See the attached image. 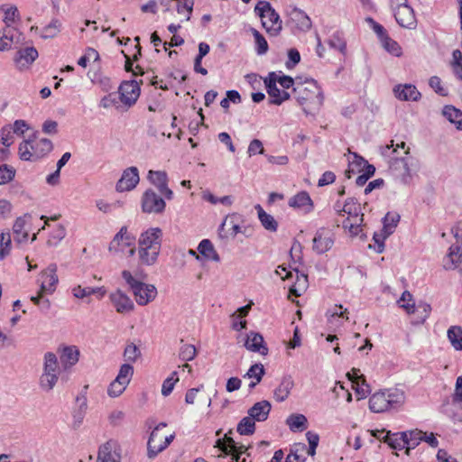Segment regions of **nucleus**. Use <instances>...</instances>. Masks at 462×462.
Listing matches in <instances>:
<instances>
[{"mask_svg": "<svg viewBox=\"0 0 462 462\" xmlns=\"http://www.w3.org/2000/svg\"><path fill=\"white\" fill-rule=\"evenodd\" d=\"M292 91L297 102L303 106L306 114L319 110L323 105V91L314 79L298 82Z\"/></svg>", "mask_w": 462, "mask_h": 462, "instance_id": "f257e3e1", "label": "nucleus"}, {"mask_svg": "<svg viewBox=\"0 0 462 462\" xmlns=\"http://www.w3.org/2000/svg\"><path fill=\"white\" fill-rule=\"evenodd\" d=\"M122 278L129 286L138 305L145 306L156 298L158 294L156 287L142 282V276L134 277L130 271L124 270Z\"/></svg>", "mask_w": 462, "mask_h": 462, "instance_id": "f03ea898", "label": "nucleus"}, {"mask_svg": "<svg viewBox=\"0 0 462 462\" xmlns=\"http://www.w3.org/2000/svg\"><path fill=\"white\" fill-rule=\"evenodd\" d=\"M254 12L261 17L262 25L271 36H277L282 29V22L279 14L267 1H260Z\"/></svg>", "mask_w": 462, "mask_h": 462, "instance_id": "7ed1b4c3", "label": "nucleus"}, {"mask_svg": "<svg viewBox=\"0 0 462 462\" xmlns=\"http://www.w3.org/2000/svg\"><path fill=\"white\" fill-rule=\"evenodd\" d=\"M417 160L411 156L392 158L390 161V171L402 184L408 185L412 180L416 171Z\"/></svg>", "mask_w": 462, "mask_h": 462, "instance_id": "20e7f679", "label": "nucleus"}, {"mask_svg": "<svg viewBox=\"0 0 462 462\" xmlns=\"http://www.w3.org/2000/svg\"><path fill=\"white\" fill-rule=\"evenodd\" d=\"M267 94L270 97V104L280 106L284 101L290 99L291 95L286 90H281L277 87L275 80V72H270L263 79Z\"/></svg>", "mask_w": 462, "mask_h": 462, "instance_id": "39448f33", "label": "nucleus"}, {"mask_svg": "<svg viewBox=\"0 0 462 462\" xmlns=\"http://www.w3.org/2000/svg\"><path fill=\"white\" fill-rule=\"evenodd\" d=\"M166 203L156 192L147 189L142 197V209L144 213L161 214L164 211Z\"/></svg>", "mask_w": 462, "mask_h": 462, "instance_id": "423d86ee", "label": "nucleus"}, {"mask_svg": "<svg viewBox=\"0 0 462 462\" xmlns=\"http://www.w3.org/2000/svg\"><path fill=\"white\" fill-rule=\"evenodd\" d=\"M118 93L120 101L130 107L136 103L140 96L139 83L136 80L124 81L119 87Z\"/></svg>", "mask_w": 462, "mask_h": 462, "instance_id": "0eeeda50", "label": "nucleus"}, {"mask_svg": "<svg viewBox=\"0 0 462 462\" xmlns=\"http://www.w3.org/2000/svg\"><path fill=\"white\" fill-rule=\"evenodd\" d=\"M394 17L397 23L404 28H414L416 25V19L413 9L407 5V2L396 5L393 7Z\"/></svg>", "mask_w": 462, "mask_h": 462, "instance_id": "6e6552de", "label": "nucleus"}, {"mask_svg": "<svg viewBox=\"0 0 462 462\" xmlns=\"http://www.w3.org/2000/svg\"><path fill=\"white\" fill-rule=\"evenodd\" d=\"M334 245V236L330 230L321 227L317 230L314 238H313V246L312 249L318 254H322L328 250Z\"/></svg>", "mask_w": 462, "mask_h": 462, "instance_id": "1a4fd4ad", "label": "nucleus"}, {"mask_svg": "<svg viewBox=\"0 0 462 462\" xmlns=\"http://www.w3.org/2000/svg\"><path fill=\"white\" fill-rule=\"evenodd\" d=\"M140 180L139 171L136 167H129L123 171V174L116 183V189L118 192L129 191L136 187Z\"/></svg>", "mask_w": 462, "mask_h": 462, "instance_id": "9d476101", "label": "nucleus"}, {"mask_svg": "<svg viewBox=\"0 0 462 462\" xmlns=\"http://www.w3.org/2000/svg\"><path fill=\"white\" fill-rule=\"evenodd\" d=\"M162 231L159 227H152L143 232L139 238L140 247L161 250Z\"/></svg>", "mask_w": 462, "mask_h": 462, "instance_id": "9b49d317", "label": "nucleus"}, {"mask_svg": "<svg viewBox=\"0 0 462 462\" xmlns=\"http://www.w3.org/2000/svg\"><path fill=\"white\" fill-rule=\"evenodd\" d=\"M109 299L116 310L120 314H127L134 310V304L131 298L121 290L110 293Z\"/></svg>", "mask_w": 462, "mask_h": 462, "instance_id": "f8f14e48", "label": "nucleus"}, {"mask_svg": "<svg viewBox=\"0 0 462 462\" xmlns=\"http://www.w3.org/2000/svg\"><path fill=\"white\" fill-rule=\"evenodd\" d=\"M57 265L51 263L41 274V289L43 291L51 293L58 283Z\"/></svg>", "mask_w": 462, "mask_h": 462, "instance_id": "ddd939ff", "label": "nucleus"}, {"mask_svg": "<svg viewBox=\"0 0 462 462\" xmlns=\"http://www.w3.org/2000/svg\"><path fill=\"white\" fill-rule=\"evenodd\" d=\"M22 33L13 26H6L0 31V51H8L14 42H19Z\"/></svg>", "mask_w": 462, "mask_h": 462, "instance_id": "4468645a", "label": "nucleus"}, {"mask_svg": "<svg viewBox=\"0 0 462 462\" xmlns=\"http://www.w3.org/2000/svg\"><path fill=\"white\" fill-rule=\"evenodd\" d=\"M393 91L398 99L404 101H417L421 96L416 87L411 84L398 85Z\"/></svg>", "mask_w": 462, "mask_h": 462, "instance_id": "2eb2a0df", "label": "nucleus"}, {"mask_svg": "<svg viewBox=\"0 0 462 462\" xmlns=\"http://www.w3.org/2000/svg\"><path fill=\"white\" fill-rule=\"evenodd\" d=\"M38 51L34 47H26L16 52L14 62L19 68L28 67L38 58Z\"/></svg>", "mask_w": 462, "mask_h": 462, "instance_id": "dca6fc26", "label": "nucleus"}, {"mask_svg": "<svg viewBox=\"0 0 462 462\" xmlns=\"http://www.w3.org/2000/svg\"><path fill=\"white\" fill-rule=\"evenodd\" d=\"M245 347L253 352H258L263 356L268 354V348L264 345V340L260 333L250 332L245 344Z\"/></svg>", "mask_w": 462, "mask_h": 462, "instance_id": "f3484780", "label": "nucleus"}, {"mask_svg": "<svg viewBox=\"0 0 462 462\" xmlns=\"http://www.w3.org/2000/svg\"><path fill=\"white\" fill-rule=\"evenodd\" d=\"M272 405L270 402L263 400L254 403L249 410L248 415L256 421H264L267 420L271 411Z\"/></svg>", "mask_w": 462, "mask_h": 462, "instance_id": "a211bd4d", "label": "nucleus"}, {"mask_svg": "<svg viewBox=\"0 0 462 462\" xmlns=\"http://www.w3.org/2000/svg\"><path fill=\"white\" fill-rule=\"evenodd\" d=\"M461 257L462 246L460 245H452L448 249V254L443 259L444 269H456L461 261Z\"/></svg>", "mask_w": 462, "mask_h": 462, "instance_id": "6ab92c4d", "label": "nucleus"}, {"mask_svg": "<svg viewBox=\"0 0 462 462\" xmlns=\"http://www.w3.org/2000/svg\"><path fill=\"white\" fill-rule=\"evenodd\" d=\"M167 424L165 422L159 423L153 430L151 432V435L147 443V455L150 458L155 457L161 451H157L155 448H152V446L157 447L162 445V437L160 436L159 430L162 428L166 427Z\"/></svg>", "mask_w": 462, "mask_h": 462, "instance_id": "aec40b11", "label": "nucleus"}, {"mask_svg": "<svg viewBox=\"0 0 462 462\" xmlns=\"http://www.w3.org/2000/svg\"><path fill=\"white\" fill-rule=\"evenodd\" d=\"M383 442L389 445L393 449L402 450L407 448V432H397L392 434L387 431L383 438Z\"/></svg>", "mask_w": 462, "mask_h": 462, "instance_id": "412c9836", "label": "nucleus"}, {"mask_svg": "<svg viewBox=\"0 0 462 462\" xmlns=\"http://www.w3.org/2000/svg\"><path fill=\"white\" fill-rule=\"evenodd\" d=\"M293 386L294 381L291 375L286 374L282 376L280 384L273 392L275 400L280 402L285 401Z\"/></svg>", "mask_w": 462, "mask_h": 462, "instance_id": "4be33fe9", "label": "nucleus"}, {"mask_svg": "<svg viewBox=\"0 0 462 462\" xmlns=\"http://www.w3.org/2000/svg\"><path fill=\"white\" fill-rule=\"evenodd\" d=\"M369 409L373 412H383L390 410L389 401H387L383 392L375 393L370 397Z\"/></svg>", "mask_w": 462, "mask_h": 462, "instance_id": "5701e85b", "label": "nucleus"}, {"mask_svg": "<svg viewBox=\"0 0 462 462\" xmlns=\"http://www.w3.org/2000/svg\"><path fill=\"white\" fill-rule=\"evenodd\" d=\"M26 217H30V216L25 214L23 217H17L13 226L14 240L18 244L27 242L29 237L28 232L23 230Z\"/></svg>", "mask_w": 462, "mask_h": 462, "instance_id": "b1692460", "label": "nucleus"}, {"mask_svg": "<svg viewBox=\"0 0 462 462\" xmlns=\"http://www.w3.org/2000/svg\"><path fill=\"white\" fill-rule=\"evenodd\" d=\"M31 149L34 151L35 160L43 158L50 153L53 149L52 142L47 138H42L31 145Z\"/></svg>", "mask_w": 462, "mask_h": 462, "instance_id": "393cba45", "label": "nucleus"}, {"mask_svg": "<svg viewBox=\"0 0 462 462\" xmlns=\"http://www.w3.org/2000/svg\"><path fill=\"white\" fill-rule=\"evenodd\" d=\"M254 208L257 211L258 218L264 229L270 232H276L278 229V223L274 217L266 213L259 204H257Z\"/></svg>", "mask_w": 462, "mask_h": 462, "instance_id": "a878e982", "label": "nucleus"}, {"mask_svg": "<svg viewBox=\"0 0 462 462\" xmlns=\"http://www.w3.org/2000/svg\"><path fill=\"white\" fill-rule=\"evenodd\" d=\"M115 448V442L108 440L102 444L98 448L97 462H120L112 453Z\"/></svg>", "mask_w": 462, "mask_h": 462, "instance_id": "bb28decb", "label": "nucleus"}, {"mask_svg": "<svg viewBox=\"0 0 462 462\" xmlns=\"http://www.w3.org/2000/svg\"><path fill=\"white\" fill-rule=\"evenodd\" d=\"M79 350L76 346H65L60 355V361L66 369L74 365L79 361Z\"/></svg>", "mask_w": 462, "mask_h": 462, "instance_id": "cd10ccee", "label": "nucleus"}, {"mask_svg": "<svg viewBox=\"0 0 462 462\" xmlns=\"http://www.w3.org/2000/svg\"><path fill=\"white\" fill-rule=\"evenodd\" d=\"M199 253L208 260L219 262L220 257L209 239H203L198 246Z\"/></svg>", "mask_w": 462, "mask_h": 462, "instance_id": "c85d7f7f", "label": "nucleus"}, {"mask_svg": "<svg viewBox=\"0 0 462 462\" xmlns=\"http://www.w3.org/2000/svg\"><path fill=\"white\" fill-rule=\"evenodd\" d=\"M289 206L298 208L308 207L307 212H310L313 208L312 200L306 191L299 192L291 197L289 200Z\"/></svg>", "mask_w": 462, "mask_h": 462, "instance_id": "c756f323", "label": "nucleus"}, {"mask_svg": "<svg viewBox=\"0 0 462 462\" xmlns=\"http://www.w3.org/2000/svg\"><path fill=\"white\" fill-rule=\"evenodd\" d=\"M307 446L304 443H294L290 449L285 462H305Z\"/></svg>", "mask_w": 462, "mask_h": 462, "instance_id": "7c9ffc66", "label": "nucleus"}, {"mask_svg": "<svg viewBox=\"0 0 462 462\" xmlns=\"http://www.w3.org/2000/svg\"><path fill=\"white\" fill-rule=\"evenodd\" d=\"M443 116L453 125L457 129L462 130V111L453 106H445L443 108Z\"/></svg>", "mask_w": 462, "mask_h": 462, "instance_id": "2f4dec72", "label": "nucleus"}, {"mask_svg": "<svg viewBox=\"0 0 462 462\" xmlns=\"http://www.w3.org/2000/svg\"><path fill=\"white\" fill-rule=\"evenodd\" d=\"M161 250L148 249V247H140L138 249V254L140 263L144 265H153L159 256Z\"/></svg>", "mask_w": 462, "mask_h": 462, "instance_id": "473e14b6", "label": "nucleus"}, {"mask_svg": "<svg viewBox=\"0 0 462 462\" xmlns=\"http://www.w3.org/2000/svg\"><path fill=\"white\" fill-rule=\"evenodd\" d=\"M294 271L296 272V282L290 288V294L299 297L308 287V276L300 273L297 269Z\"/></svg>", "mask_w": 462, "mask_h": 462, "instance_id": "72a5a7b5", "label": "nucleus"}, {"mask_svg": "<svg viewBox=\"0 0 462 462\" xmlns=\"http://www.w3.org/2000/svg\"><path fill=\"white\" fill-rule=\"evenodd\" d=\"M291 20L296 23L297 27L301 31H308L311 27L310 18L303 11L295 8L291 14Z\"/></svg>", "mask_w": 462, "mask_h": 462, "instance_id": "f704fd0d", "label": "nucleus"}, {"mask_svg": "<svg viewBox=\"0 0 462 462\" xmlns=\"http://www.w3.org/2000/svg\"><path fill=\"white\" fill-rule=\"evenodd\" d=\"M73 295L76 298L83 299L85 297L90 296L92 294H98V298L101 299L105 293L106 291L102 287H82L80 285L75 287L73 290Z\"/></svg>", "mask_w": 462, "mask_h": 462, "instance_id": "c9c22d12", "label": "nucleus"}, {"mask_svg": "<svg viewBox=\"0 0 462 462\" xmlns=\"http://www.w3.org/2000/svg\"><path fill=\"white\" fill-rule=\"evenodd\" d=\"M448 338L451 346L457 351L462 350V328L459 326H451L448 329Z\"/></svg>", "mask_w": 462, "mask_h": 462, "instance_id": "e433bc0d", "label": "nucleus"}, {"mask_svg": "<svg viewBox=\"0 0 462 462\" xmlns=\"http://www.w3.org/2000/svg\"><path fill=\"white\" fill-rule=\"evenodd\" d=\"M383 393H384L387 401H389L390 409H397L404 402V399H405L404 393H403V392H402L398 389H395L393 391H391V390L383 391Z\"/></svg>", "mask_w": 462, "mask_h": 462, "instance_id": "4c0bfd02", "label": "nucleus"}, {"mask_svg": "<svg viewBox=\"0 0 462 462\" xmlns=\"http://www.w3.org/2000/svg\"><path fill=\"white\" fill-rule=\"evenodd\" d=\"M307 422V418L303 414H291L286 420L287 425L292 431L305 430Z\"/></svg>", "mask_w": 462, "mask_h": 462, "instance_id": "58836bf2", "label": "nucleus"}, {"mask_svg": "<svg viewBox=\"0 0 462 462\" xmlns=\"http://www.w3.org/2000/svg\"><path fill=\"white\" fill-rule=\"evenodd\" d=\"M400 218V215L397 213H387L385 217L383 218V226L382 231L383 233H386V236H391L394 232V229L397 226Z\"/></svg>", "mask_w": 462, "mask_h": 462, "instance_id": "ea45409f", "label": "nucleus"}, {"mask_svg": "<svg viewBox=\"0 0 462 462\" xmlns=\"http://www.w3.org/2000/svg\"><path fill=\"white\" fill-rule=\"evenodd\" d=\"M236 430L240 435L249 436L254 434L255 431L254 420L251 416L243 418L237 424Z\"/></svg>", "mask_w": 462, "mask_h": 462, "instance_id": "a19ab883", "label": "nucleus"}, {"mask_svg": "<svg viewBox=\"0 0 462 462\" xmlns=\"http://www.w3.org/2000/svg\"><path fill=\"white\" fill-rule=\"evenodd\" d=\"M328 43L330 48L338 51L343 55L346 54V42L345 39L342 37L341 33L335 32L334 34H332L328 39Z\"/></svg>", "mask_w": 462, "mask_h": 462, "instance_id": "79ce46f5", "label": "nucleus"}, {"mask_svg": "<svg viewBox=\"0 0 462 462\" xmlns=\"http://www.w3.org/2000/svg\"><path fill=\"white\" fill-rule=\"evenodd\" d=\"M61 23L58 19H53L48 25L43 27L41 37L50 39L55 37L60 31Z\"/></svg>", "mask_w": 462, "mask_h": 462, "instance_id": "37998d69", "label": "nucleus"}, {"mask_svg": "<svg viewBox=\"0 0 462 462\" xmlns=\"http://www.w3.org/2000/svg\"><path fill=\"white\" fill-rule=\"evenodd\" d=\"M232 433V430L224 436L223 439H218L216 441L215 448H219L224 453H227L229 449H234L237 447V443L228 435Z\"/></svg>", "mask_w": 462, "mask_h": 462, "instance_id": "c03bdc74", "label": "nucleus"}, {"mask_svg": "<svg viewBox=\"0 0 462 462\" xmlns=\"http://www.w3.org/2000/svg\"><path fill=\"white\" fill-rule=\"evenodd\" d=\"M57 381L58 374L43 372L40 378V385L44 391L49 392L53 389Z\"/></svg>", "mask_w": 462, "mask_h": 462, "instance_id": "a18cd8bd", "label": "nucleus"}, {"mask_svg": "<svg viewBox=\"0 0 462 462\" xmlns=\"http://www.w3.org/2000/svg\"><path fill=\"white\" fill-rule=\"evenodd\" d=\"M252 34L254 38L256 44V53L258 55H263L268 51V43L265 38L256 29L251 28Z\"/></svg>", "mask_w": 462, "mask_h": 462, "instance_id": "49530a36", "label": "nucleus"}, {"mask_svg": "<svg viewBox=\"0 0 462 462\" xmlns=\"http://www.w3.org/2000/svg\"><path fill=\"white\" fill-rule=\"evenodd\" d=\"M342 210L347 214L348 217H352L361 212L360 204L355 198H348L343 204Z\"/></svg>", "mask_w": 462, "mask_h": 462, "instance_id": "de8ad7c7", "label": "nucleus"}, {"mask_svg": "<svg viewBox=\"0 0 462 462\" xmlns=\"http://www.w3.org/2000/svg\"><path fill=\"white\" fill-rule=\"evenodd\" d=\"M407 432V449L415 448L423 439L425 432L414 430Z\"/></svg>", "mask_w": 462, "mask_h": 462, "instance_id": "09e8293b", "label": "nucleus"}, {"mask_svg": "<svg viewBox=\"0 0 462 462\" xmlns=\"http://www.w3.org/2000/svg\"><path fill=\"white\" fill-rule=\"evenodd\" d=\"M134 374V367L130 364H124L121 365L118 374L116 377L117 382H123V383L129 384L132 376Z\"/></svg>", "mask_w": 462, "mask_h": 462, "instance_id": "8fccbe9b", "label": "nucleus"}, {"mask_svg": "<svg viewBox=\"0 0 462 462\" xmlns=\"http://www.w3.org/2000/svg\"><path fill=\"white\" fill-rule=\"evenodd\" d=\"M59 369L58 358L55 354L47 352L44 356V371L46 373L57 374Z\"/></svg>", "mask_w": 462, "mask_h": 462, "instance_id": "3c124183", "label": "nucleus"}, {"mask_svg": "<svg viewBox=\"0 0 462 462\" xmlns=\"http://www.w3.org/2000/svg\"><path fill=\"white\" fill-rule=\"evenodd\" d=\"M32 141L27 140L20 143L19 145V155L23 161H36L34 158V151L31 149Z\"/></svg>", "mask_w": 462, "mask_h": 462, "instance_id": "603ef678", "label": "nucleus"}, {"mask_svg": "<svg viewBox=\"0 0 462 462\" xmlns=\"http://www.w3.org/2000/svg\"><path fill=\"white\" fill-rule=\"evenodd\" d=\"M381 42H382V45L384 48V50L386 51H388L390 54H392L395 57H400L402 55V52L401 46L399 45V43L396 41L393 40L389 36L386 37Z\"/></svg>", "mask_w": 462, "mask_h": 462, "instance_id": "864d4df0", "label": "nucleus"}, {"mask_svg": "<svg viewBox=\"0 0 462 462\" xmlns=\"http://www.w3.org/2000/svg\"><path fill=\"white\" fill-rule=\"evenodd\" d=\"M354 157L356 158V167L359 168V171L363 170L364 174L367 175L369 179L374 175L375 167L374 165L369 164L366 160L356 153H354Z\"/></svg>", "mask_w": 462, "mask_h": 462, "instance_id": "5fc2aeb1", "label": "nucleus"}, {"mask_svg": "<svg viewBox=\"0 0 462 462\" xmlns=\"http://www.w3.org/2000/svg\"><path fill=\"white\" fill-rule=\"evenodd\" d=\"M11 236L9 232L0 235V260H3L10 254Z\"/></svg>", "mask_w": 462, "mask_h": 462, "instance_id": "6e6d98bb", "label": "nucleus"}, {"mask_svg": "<svg viewBox=\"0 0 462 462\" xmlns=\"http://www.w3.org/2000/svg\"><path fill=\"white\" fill-rule=\"evenodd\" d=\"M66 236V229L59 225L50 235L47 241L48 245L56 246Z\"/></svg>", "mask_w": 462, "mask_h": 462, "instance_id": "4d7b16f0", "label": "nucleus"}, {"mask_svg": "<svg viewBox=\"0 0 462 462\" xmlns=\"http://www.w3.org/2000/svg\"><path fill=\"white\" fill-rule=\"evenodd\" d=\"M15 169L7 164L0 165V185L6 184L14 180Z\"/></svg>", "mask_w": 462, "mask_h": 462, "instance_id": "13d9d810", "label": "nucleus"}, {"mask_svg": "<svg viewBox=\"0 0 462 462\" xmlns=\"http://www.w3.org/2000/svg\"><path fill=\"white\" fill-rule=\"evenodd\" d=\"M197 355L196 347L190 344L182 345L180 348L179 357L182 361H191Z\"/></svg>", "mask_w": 462, "mask_h": 462, "instance_id": "bf43d9fd", "label": "nucleus"}, {"mask_svg": "<svg viewBox=\"0 0 462 462\" xmlns=\"http://www.w3.org/2000/svg\"><path fill=\"white\" fill-rule=\"evenodd\" d=\"M264 373V367L262 364H254L251 365L247 373L245 374V377L254 378L257 380V382H261Z\"/></svg>", "mask_w": 462, "mask_h": 462, "instance_id": "052dcab7", "label": "nucleus"}, {"mask_svg": "<svg viewBox=\"0 0 462 462\" xmlns=\"http://www.w3.org/2000/svg\"><path fill=\"white\" fill-rule=\"evenodd\" d=\"M141 356L140 349L134 344H128L124 351V357L125 360L129 362H135L137 358Z\"/></svg>", "mask_w": 462, "mask_h": 462, "instance_id": "680f3d73", "label": "nucleus"}, {"mask_svg": "<svg viewBox=\"0 0 462 462\" xmlns=\"http://www.w3.org/2000/svg\"><path fill=\"white\" fill-rule=\"evenodd\" d=\"M149 180L154 185H160L165 180H168V175L163 171H149L148 172Z\"/></svg>", "mask_w": 462, "mask_h": 462, "instance_id": "e2e57ef3", "label": "nucleus"}, {"mask_svg": "<svg viewBox=\"0 0 462 462\" xmlns=\"http://www.w3.org/2000/svg\"><path fill=\"white\" fill-rule=\"evenodd\" d=\"M127 384L123 383V382H117V379H115L109 385L107 389V394L110 397H117L123 393L125 390Z\"/></svg>", "mask_w": 462, "mask_h": 462, "instance_id": "0e129e2a", "label": "nucleus"}, {"mask_svg": "<svg viewBox=\"0 0 462 462\" xmlns=\"http://www.w3.org/2000/svg\"><path fill=\"white\" fill-rule=\"evenodd\" d=\"M177 376V372L174 371L170 377L163 381L162 386V394L163 396H168L173 390L175 383L179 380Z\"/></svg>", "mask_w": 462, "mask_h": 462, "instance_id": "69168bd1", "label": "nucleus"}, {"mask_svg": "<svg viewBox=\"0 0 462 462\" xmlns=\"http://www.w3.org/2000/svg\"><path fill=\"white\" fill-rule=\"evenodd\" d=\"M430 87L439 96H448V90L441 86V79L438 76H432L429 79Z\"/></svg>", "mask_w": 462, "mask_h": 462, "instance_id": "338daca9", "label": "nucleus"}, {"mask_svg": "<svg viewBox=\"0 0 462 462\" xmlns=\"http://www.w3.org/2000/svg\"><path fill=\"white\" fill-rule=\"evenodd\" d=\"M247 153L249 157H252L255 154H264V148L262 141L259 139L252 140L248 145Z\"/></svg>", "mask_w": 462, "mask_h": 462, "instance_id": "774afa93", "label": "nucleus"}]
</instances>
